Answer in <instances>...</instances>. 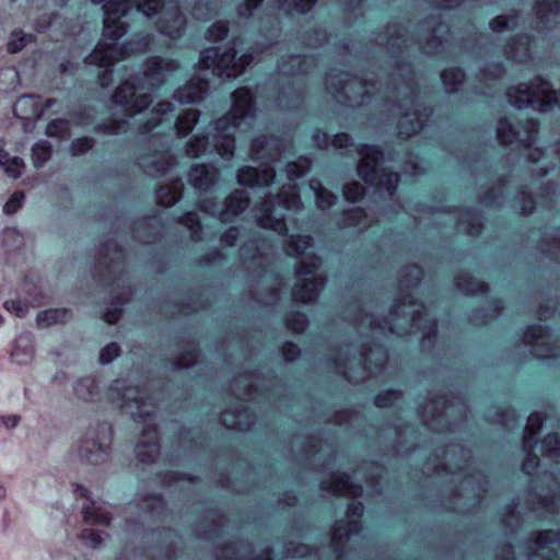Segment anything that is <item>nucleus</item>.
<instances>
[{"label": "nucleus", "mask_w": 560, "mask_h": 560, "mask_svg": "<svg viewBox=\"0 0 560 560\" xmlns=\"http://www.w3.org/2000/svg\"><path fill=\"white\" fill-rule=\"evenodd\" d=\"M357 153L362 160L357 165L358 176L375 189H384L388 196L396 194L399 185V174L388 167L380 166L383 149L372 143H360Z\"/></svg>", "instance_id": "obj_2"}, {"label": "nucleus", "mask_w": 560, "mask_h": 560, "mask_svg": "<svg viewBox=\"0 0 560 560\" xmlns=\"http://www.w3.org/2000/svg\"><path fill=\"white\" fill-rule=\"evenodd\" d=\"M366 211L362 207H349L336 215V223L341 229H355L364 223Z\"/></svg>", "instance_id": "obj_44"}, {"label": "nucleus", "mask_w": 560, "mask_h": 560, "mask_svg": "<svg viewBox=\"0 0 560 560\" xmlns=\"http://www.w3.org/2000/svg\"><path fill=\"white\" fill-rule=\"evenodd\" d=\"M52 155V145L48 141L35 142L32 147V162L34 167H43Z\"/></svg>", "instance_id": "obj_59"}, {"label": "nucleus", "mask_w": 560, "mask_h": 560, "mask_svg": "<svg viewBox=\"0 0 560 560\" xmlns=\"http://www.w3.org/2000/svg\"><path fill=\"white\" fill-rule=\"evenodd\" d=\"M523 342L530 347L532 354L537 359L555 358L560 355V345L552 339L547 328L530 326L523 335Z\"/></svg>", "instance_id": "obj_16"}, {"label": "nucleus", "mask_w": 560, "mask_h": 560, "mask_svg": "<svg viewBox=\"0 0 560 560\" xmlns=\"http://www.w3.org/2000/svg\"><path fill=\"white\" fill-rule=\"evenodd\" d=\"M222 523V517L218 511H209L207 515L198 523L196 536L203 539H213L218 536Z\"/></svg>", "instance_id": "obj_43"}, {"label": "nucleus", "mask_w": 560, "mask_h": 560, "mask_svg": "<svg viewBox=\"0 0 560 560\" xmlns=\"http://www.w3.org/2000/svg\"><path fill=\"white\" fill-rule=\"evenodd\" d=\"M281 280L276 275H265L255 285L253 295L261 305H275L279 300Z\"/></svg>", "instance_id": "obj_32"}, {"label": "nucleus", "mask_w": 560, "mask_h": 560, "mask_svg": "<svg viewBox=\"0 0 560 560\" xmlns=\"http://www.w3.org/2000/svg\"><path fill=\"white\" fill-rule=\"evenodd\" d=\"M289 447L292 457L301 463L310 459L323 450L318 439L301 435L292 438Z\"/></svg>", "instance_id": "obj_36"}, {"label": "nucleus", "mask_w": 560, "mask_h": 560, "mask_svg": "<svg viewBox=\"0 0 560 560\" xmlns=\"http://www.w3.org/2000/svg\"><path fill=\"white\" fill-rule=\"evenodd\" d=\"M107 397L136 421L148 423L154 419L155 406L144 387L115 380L107 389Z\"/></svg>", "instance_id": "obj_4"}, {"label": "nucleus", "mask_w": 560, "mask_h": 560, "mask_svg": "<svg viewBox=\"0 0 560 560\" xmlns=\"http://www.w3.org/2000/svg\"><path fill=\"white\" fill-rule=\"evenodd\" d=\"M200 113L197 109H184L175 120V131L179 138L188 137L198 122Z\"/></svg>", "instance_id": "obj_48"}, {"label": "nucleus", "mask_w": 560, "mask_h": 560, "mask_svg": "<svg viewBox=\"0 0 560 560\" xmlns=\"http://www.w3.org/2000/svg\"><path fill=\"white\" fill-rule=\"evenodd\" d=\"M74 393L83 401H94L101 394L97 380L93 376L80 378L74 385Z\"/></svg>", "instance_id": "obj_49"}, {"label": "nucleus", "mask_w": 560, "mask_h": 560, "mask_svg": "<svg viewBox=\"0 0 560 560\" xmlns=\"http://www.w3.org/2000/svg\"><path fill=\"white\" fill-rule=\"evenodd\" d=\"M455 287L457 290L467 295L486 293L489 288L486 282L479 281L477 278L472 277L466 271H462L456 275Z\"/></svg>", "instance_id": "obj_45"}, {"label": "nucleus", "mask_w": 560, "mask_h": 560, "mask_svg": "<svg viewBox=\"0 0 560 560\" xmlns=\"http://www.w3.org/2000/svg\"><path fill=\"white\" fill-rule=\"evenodd\" d=\"M495 133L499 142L504 145L512 144L518 138L517 130L506 116L497 119Z\"/></svg>", "instance_id": "obj_56"}, {"label": "nucleus", "mask_w": 560, "mask_h": 560, "mask_svg": "<svg viewBox=\"0 0 560 560\" xmlns=\"http://www.w3.org/2000/svg\"><path fill=\"white\" fill-rule=\"evenodd\" d=\"M241 120L234 116L231 112H226L221 115L214 121V130L218 133V137H223V135H234L231 132V129H236L241 125Z\"/></svg>", "instance_id": "obj_61"}, {"label": "nucleus", "mask_w": 560, "mask_h": 560, "mask_svg": "<svg viewBox=\"0 0 560 560\" xmlns=\"http://www.w3.org/2000/svg\"><path fill=\"white\" fill-rule=\"evenodd\" d=\"M124 56L122 48L113 43L100 40L85 57L84 62L98 68H109Z\"/></svg>", "instance_id": "obj_28"}, {"label": "nucleus", "mask_w": 560, "mask_h": 560, "mask_svg": "<svg viewBox=\"0 0 560 560\" xmlns=\"http://www.w3.org/2000/svg\"><path fill=\"white\" fill-rule=\"evenodd\" d=\"M533 36L528 33H517L510 36L505 43V54L515 52L522 58H526L530 54Z\"/></svg>", "instance_id": "obj_47"}, {"label": "nucleus", "mask_w": 560, "mask_h": 560, "mask_svg": "<svg viewBox=\"0 0 560 560\" xmlns=\"http://www.w3.org/2000/svg\"><path fill=\"white\" fill-rule=\"evenodd\" d=\"M300 197L295 192L280 191L267 194L256 206V224L280 235L288 233V224L284 214H276L278 207L290 209L291 205H298Z\"/></svg>", "instance_id": "obj_7"}, {"label": "nucleus", "mask_w": 560, "mask_h": 560, "mask_svg": "<svg viewBox=\"0 0 560 560\" xmlns=\"http://www.w3.org/2000/svg\"><path fill=\"white\" fill-rule=\"evenodd\" d=\"M153 544L158 549V555L154 557L171 560L176 557L182 539L173 529L165 528L153 534Z\"/></svg>", "instance_id": "obj_34"}, {"label": "nucleus", "mask_w": 560, "mask_h": 560, "mask_svg": "<svg viewBox=\"0 0 560 560\" xmlns=\"http://www.w3.org/2000/svg\"><path fill=\"white\" fill-rule=\"evenodd\" d=\"M509 102L518 108L533 107L540 114H547L560 105V91L542 74L529 80V86L518 84L506 92Z\"/></svg>", "instance_id": "obj_3"}, {"label": "nucleus", "mask_w": 560, "mask_h": 560, "mask_svg": "<svg viewBox=\"0 0 560 560\" xmlns=\"http://www.w3.org/2000/svg\"><path fill=\"white\" fill-rule=\"evenodd\" d=\"M69 315L67 308H50L37 315L36 323L39 328H48L55 324L66 323Z\"/></svg>", "instance_id": "obj_55"}, {"label": "nucleus", "mask_w": 560, "mask_h": 560, "mask_svg": "<svg viewBox=\"0 0 560 560\" xmlns=\"http://www.w3.org/2000/svg\"><path fill=\"white\" fill-rule=\"evenodd\" d=\"M183 185L179 180H174L155 188V198L159 206L171 208L182 198Z\"/></svg>", "instance_id": "obj_42"}, {"label": "nucleus", "mask_w": 560, "mask_h": 560, "mask_svg": "<svg viewBox=\"0 0 560 560\" xmlns=\"http://www.w3.org/2000/svg\"><path fill=\"white\" fill-rule=\"evenodd\" d=\"M128 25L119 19H104L103 22V36L109 39L110 43H117L126 35Z\"/></svg>", "instance_id": "obj_54"}, {"label": "nucleus", "mask_w": 560, "mask_h": 560, "mask_svg": "<svg viewBox=\"0 0 560 560\" xmlns=\"http://www.w3.org/2000/svg\"><path fill=\"white\" fill-rule=\"evenodd\" d=\"M249 153L253 161L261 164H267L273 160V154L269 148L268 140L264 136L252 139Z\"/></svg>", "instance_id": "obj_53"}, {"label": "nucleus", "mask_w": 560, "mask_h": 560, "mask_svg": "<svg viewBox=\"0 0 560 560\" xmlns=\"http://www.w3.org/2000/svg\"><path fill=\"white\" fill-rule=\"evenodd\" d=\"M347 317L358 325L360 334L366 335L369 330L386 329L398 336L422 330L421 346L430 349L436 334V323L427 318L424 306L416 301L411 294L399 295L389 310L388 316L382 320L375 318L370 312L368 303H351L347 307Z\"/></svg>", "instance_id": "obj_1"}, {"label": "nucleus", "mask_w": 560, "mask_h": 560, "mask_svg": "<svg viewBox=\"0 0 560 560\" xmlns=\"http://www.w3.org/2000/svg\"><path fill=\"white\" fill-rule=\"evenodd\" d=\"M135 9L147 19H152L164 9L166 0H133Z\"/></svg>", "instance_id": "obj_60"}, {"label": "nucleus", "mask_w": 560, "mask_h": 560, "mask_svg": "<svg viewBox=\"0 0 560 560\" xmlns=\"http://www.w3.org/2000/svg\"><path fill=\"white\" fill-rule=\"evenodd\" d=\"M231 112L241 121L246 118H254L257 113L256 94L249 86H238L230 95Z\"/></svg>", "instance_id": "obj_20"}, {"label": "nucleus", "mask_w": 560, "mask_h": 560, "mask_svg": "<svg viewBox=\"0 0 560 560\" xmlns=\"http://www.w3.org/2000/svg\"><path fill=\"white\" fill-rule=\"evenodd\" d=\"M533 12L537 20L536 30H549L551 18L560 16V0H534Z\"/></svg>", "instance_id": "obj_35"}, {"label": "nucleus", "mask_w": 560, "mask_h": 560, "mask_svg": "<svg viewBox=\"0 0 560 560\" xmlns=\"http://www.w3.org/2000/svg\"><path fill=\"white\" fill-rule=\"evenodd\" d=\"M360 524L357 520L337 521L332 528L331 535V549L335 555V560H346L347 556L343 547L352 534L360 532Z\"/></svg>", "instance_id": "obj_29"}, {"label": "nucleus", "mask_w": 560, "mask_h": 560, "mask_svg": "<svg viewBox=\"0 0 560 560\" xmlns=\"http://www.w3.org/2000/svg\"><path fill=\"white\" fill-rule=\"evenodd\" d=\"M442 413L435 425V431L452 430L453 427L466 418L468 407L460 397L444 398Z\"/></svg>", "instance_id": "obj_25"}, {"label": "nucleus", "mask_w": 560, "mask_h": 560, "mask_svg": "<svg viewBox=\"0 0 560 560\" xmlns=\"http://www.w3.org/2000/svg\"><path fill=\"white\" fill-rule=\"evenodd\" d=\"M0 167L13 179H18L25 171V163L22 158L11 156L7 150L0 147Z\"/></svg>", "instance_id": "obj_50"}, {"label": "nucleus", "mask_w": 560, "mask_h": 560, "mask_svg": "<svg viewBox=\"0 0 560 560\" xmlns=\"http://www.w3.org/2000/svg\"><path fill=\"white\" fill-rule=\"evenodd\" d=\"M83 520L91 525H108L110 515L97 505L95 501H89L82 506Z\"/></svg>", "instance_id": "obj_52"}, {"label": "nucleus", "mask_w": 560, "mask_h": 560, "mask_svg": "<svg viewBox=\"0 0 560 560\" xmlns=\"http://www.w3.org/2000/svg\"><path fill=\"white\" fill-rule=\"evenodd\" d=\"M471 457L470 451L459 444H452L445 448L438 450L433 456L429 457L422 467V474L432 476L440 471L448 472L454 478L463 472Z\"/></svg>", "instance_id": "obj_10"}, {"label": "nucleus", "mask_w": 560, "mask_h": 560, "mask_svg": "<svg viewBox=\"0 0 560 560\" xmlns=\"http://www.w3.org/2000/svg\"><path fill=\"white\" fill-rule=\"evenodd\" d=\"M541 423V416L538 412H534L528 417L527 424L524 430L523 451L526 453V458L523 462L522 470L527 475H530L538 466V457L532 453V441L538 433Z\"/></svg>", "instance_id": "obj_26"}, {"label": "nucleus", "mask_w": 560, "mask_h": 560, "mask_svg": "<svg viewBox=\"0 0 560 560\" xmlns=\"http://www.w3.org/2000/svg\"><path fill=\"white\" fill-rule=\"evenodd\" d=\"M424 109L425 112L415 110L412 113L413 118L408 120L407 124H401V127L405 129L404 131H401V133H405L406 136L419 135L423 130L425 124L429 120V116L432 112L431 109L428 108Z\"/></svg>", "instance_id": "obj_58"}, {"label": "nucleus", "mask_w": 560, "mask_h": 560, "mask_svg": "<svg viewBox=\"0 0 560 560\" xmlns=\"http://www.w3.org/2000/svg\"><path fill=\"white\" fill-rule=\"evenodd\" d=\"M230 33L229 23L226 21H215L211 23L206 32L205 38L211 43H219L224 40Z\"/></svg>", "instance_id": "obj_64"}, {"label": "nucleus", "mask_w": 560, "mask_h": 560, "mask_svg": "<svg viewBox=\"0 0 560 560\" xmlns=\"http://www.w3.org/2000/svg\"><path fill=\"white\" fill-rule=\"evenodd\" d=\"M198 350L194 343H186L178 355L173 359L172 365L176 370L189 369L197 363Z\"/></svg>", "instance_id": "obj_57"}, {"label": "nucleus", "mask_w": 560, "mask_h": 560, "mask_svg": "<svg viewBox=\"0 0 560 560\" xmlns=\"http://www.w3.org/2000/svg\"><path fill=\"white\" fill-rule=\"evenodd\" d=\"M541 455L552 462H560V441L557 434H548L540 445Z\"/></svg>", "instance_id": "obj_63"}, {"label": "nucleus", "mask_w": 560, "mask_h": 560, "mask_svg": "<svg viewBox=\"0 0 560 560\" xmlns=\"http://www.w3.org/2000/svg\"><path fill=\"white\" fill-rule=\"evenodd\" d=\"M387 361L388 353L384 347L380 345L363 347V366L366 369L368 377L381 373Z\"/></svg>", "instance_id": "obj_37"}, {"label": "nucleus", "mask_w": 560, "mask_h": 560, "mask_svg": "<svg viewBox=\"0 0 560 560\" xmlns=\"http://www.w3.org/2000/svg\"><path fill=\"white\" fill-rule=\"evenodd\" d=\"M292 252L289 255L296 256L298 282L293 287L292 298L294 301L307 304L316 301L319 290L325 285V278L316 273V269L320 264L319 257L313 253H307L310 247H290Z\"/></svg>", "instance_id": "obj_5"}, {"label": "nucleus", "mask_w": 560, "mask_h": 560, "mask_svg": "<svg viewBox=\"0 0 560 560\" xmlns=\"http://www.w3.org/2000/svg\"><path fill=\"white\" fill-rule=\"evenodd\" d=\"M255 421V415L240 401L224 409L220 416V422L225 428L237 431H248Z\"/></svg>", "instance_id": "obj_22"}, {"label": "nucleus", "mask_w": 560, "mask_h": 560, "mask_svg": "<svg viewBox=\"0 0 560 560\" xmlns=\"http://www.w3.org/2000/svg\"><path fill=\"white\" fill-rule=\"evenodd\" d=\"M252 551L253 548L248 541L238 540L218 546L214 550V555L219 560H246L252 555Z\"/></svg>", "instance_id": "obj_39"}, {"label": "nucleus", "mask_w": 560, "mask_h": 560, "mask_svg": "<svg viewBox=\"0 0 560 560\" xmlns=\"http://www.w3.org/2000/svg\"><path fill=\"white\" fill-rule=\"evenodd\" d=\"M264 383L265 380H261L256 374L244 373L234 378L231 388L237 398H244L252 396L254 390L264 386Z\"/></svg>", "instance_id": "obj_40"}, {"label": "nucleus", "mask_w": 560, "mask_h": 560, "mask_svg": "<svg viewBox=\"0 0 560 560\" xmlns=\"http://www.w3.org/2000/svg\"><path fill=\"white\" fill-rule=\"evenodd\" d=\"M327 363L350 383L359 384L368 378L363 366V346L342 342L332 347L327 354Z\"/></svg>", "instance_id": "obj_6"}, {"label": "nucleus", "mask_w": 560, "mask_h": 560, "mask_svg": "<svg viewBox=\"0 0 560 560\" xmlns=\"http://www.w3.org/2000/svg\"><path fill=\"white\" fill-rule=\"evenodd\" d=\"M447 212H457V225L469 236H478L483 230L482 213L468 206L453 207Z\"/></svg>", "instance_id": "obj_31"}, {"label": "nucleus", "mask_w": 560, "mask_h": 560, "mask_svg": "<svg viewBox=\"0 0 560 560\" xmlns=\"http://www.w3.org/2000/svg\"><path fill=\"white\" fill-rule=\"evenodd\" d=\"M52 100H47L43 105L38 95H22L18 98L13 106V114L23 120H31L39 118L44 109L54 105Z\"/></svg>", "instance_id": "obj_30"}, {"label": "nucleus", "mask_w": 560, "mask_h": 560, "mask_svg": "<svg viewBox=\"0 0 560 560\" xmlns=\"http://www.w3.org/2000/svg\"><path fill=\"white\" fill-rule=\"evenodd\" d=\"M310 188L314 192L315 205L319 210L326 211L336 205L337 196L329 189L325 188L319 180H311Z\"/></svg>", "instance_id": "obj_51"}, {"label": "nucleus", "mask_w": 560, "mask_h": 560, "mask_svg": "<svg viewBox=\"0 0 560 560\" xmlns=\"http://www.w3.org/2000/svg\"><path fill=\"white\" fill-rule=\"evenodd\" d=\"M218 170L213 163H195L189 166L187 182L198 191H207L218 180Z\"/></svg>", "instance_id": "obj_27"}, {"label": "nucleus", "mask_w": 560, "mask_h": 560, "mask_svg": "<svg viewBox=\"0 0 560 560\" xmlns=\"http://www.w3.org/2000/svg\"><path fill=\"white\" fill-rule=\"evenodd\" d=\"M526 506L538 514L553 513L560 509V485L553 475L545 472L534 480L526 498Z\"/></svg>", "instance_id": "obj_9"}, {"label": "nucleus", "mask_w": 560, "mask_h": 560, "mask_svg": "<svg viewBox=\"0 0 560 560\" xmlns=\"http://www.w3.org/2000/svg\"><path fill=\"white\" fill-rule=\"evenodd\" d=\"M276 177V172L271 166L258 168L250 165H244L236 171V182L240 186L247 188L268 187Z\"/></svg>", "instance_id": "obj_23"}, {"label": "nucleus", "mask_w": 560, "mask_h": 560, "mask_svg": "<svg viewBox=\"0 0 560 560\" xmlns=\"http://www.w3.org/2000/svg\"><path fill=\"white\" fill-rule=\"evenodd\" d=\"M487 486L488 481L480 471L462 476L453 491L456 499L453 509L463 513L474 509L487 491Z\"/></svg>", "instance_id": "obj_13"}, {"label": "nucleus", "mask_w": 560, "mask_h": 560, "mask_svg": "<svg viewBox=\"0 0 560 560\" xmlns=\"http://www.w3.org/2000/svg\"><path fill=\"white\" fill-rule=\"evenodd\" d=\"M466 78V71L460 66L444 68L440 73L441 82L448 94L458 93L462 90Z\"/></svg>", "instance_id": "obj_41"}, {"label": "nucleus", "mask_w": 560, "mask_h": 560, "mask_svg": "<svg viewBox=\"0 0 560 560\" xmlns=\"http://www.w3.org/2000/svg\"><path fill=\"white\" fill-rule=\"evenodd\" d=\"M553 545H560V532L549 529L533 533L526 541L528 560H560Z\"/></svg>", "instance_id": "obj_17"}, {"label": "nucleus", "mask_w": 560, "mask_h": 560, "mask_svg": "<svg viewBox=\"0 0 560 560\" xmlns=\"http://www.w3.org/2000/svg\"><path fill=\"white\" fill-rule=\"evenodd\" d=\"M423 279V270L419 265L410 264L401 267L398 272L399 295H406L408 291L417 288Z\"/></svg>", "instance_id": "obj_38"}, {"label": "nucleus", "mask_w": 560, "mask_h": 560, "mask_svg": "<svg viewBox=\"0 0 560 560\" xmlns=\"http://www.w3.org/2000/svg\"><path fill=\"white\" fill-rule=\"evenodd\" d=\"M161 13L162 15L153 23L159 34L173 40L180 39L187 27V19L180 7L175 1H171Z\"/></svg>", "instance_id": "obj_15"}, {"label": "nucleus", "mask_w": 560, "mask_h": 560, "mask_svg": "<svg viewBox=\"0 0 560 560\" xmlns=\"http://www.w3.org/2000/svg\"><path fill=\"white\" fill-rule=\"evenodd\" d=\"M160 452L158 430L155 424L148 422L144 424L140 440L136 445V456L139 462L150 464L155 460Z\"/></svg>", "instance_id": "obj_24"}, {"label": "nucleus", "mask_w": 560, "mask_h": 560, "mask_svg": "<svg viewBox=\"0 0 560 560\" xmlns=\"http://www.w3.org/2000/svg\"><path fill=\"white\" fill-rule=\"evenodd\" d=\"M177 223L185 228L192 236L200 235L202 230L201 219L196 211H185L177 218Z\"/></svg>", "instance_id": "obj_62"}, {"label": "nucleus", "mask_w": 560, "mask_h": 560, "mask_svg": "<svg viewBox=\"0 0 560 560\" xmlns=\"http://www.w3.org/2000/svg\"><path fill=\"white\" fill-rule=\"evenodd\" d=\"M102 431L106 434L102 441L86 439L80 447V457L88 464L100 465L108 459L112 429L109 425L104 424L102 425Z\"/></svg>", "instance_id": "obj_21"}, {"label": "nucleus", "mask_w": 560, "mask_h": 560, "mask_svg": "<svg viewBox=\"0 0 560 560\" xmlns=\"http://www.w3.org/2000/svg\"><path fill=\"white\" fill-rule=\"evenodd\" d=\"M176 68V61L162 56H151L143 62L140 84L148 90L159 89L165 81V74Z\"/></svg>", "instance_id": "obj_18"}, {"label": "nucleus", "mask_w": 560, "mask_h": 560, "mask_svg": "<svg viewBox=\"0 0 560 560\" xmlns=\"http://www.w3.org/2000/svg\"><path fill=\"white\" fill-rule=\"evenodd\" d=\"M444 405V397L429 399L425 404H423L419 410V416L422 419L423 423L432 428V430H435L438 420L443 411L442 406Z\"/></svg>", "instance_id": "obj_46"}, {"label": "nucleus", "mask_w": 560, "mask_h": 560, "mask_svg": "<svg viewBox=\"0 0 560 560\" xmlns=\"http://www.w3.org/2000/svg\"><path fill=\"white\" fill-rule=\"evenodd\" d=\"M208 89L209 81L201 75L194 74L183 85L174 90L172 97L180 105H198L206 98Z\"/></svg>", "instance_id": "obj_19"}, {"label": "nucleus", "mask_w": 560, "mask_h": 560, "mask_svg": "<svg viewBox=\"0 0 560 560\" xmlns=\"http://www.w3.org/2000/svg\"><path fill=\"white\" fill-rule=\"evenodd\" d=\"M320 489L336 495L358 498L362 494V487L350 482L346 474H332L320 482Z\"/></svg>", "instance_id": "obj_33"}, {"label": "nucleus", "mask_w": 560, "mask_h": 560, "mask_svg": "<svg viewBox=\"0 0 560 560\" xmlns=\"http://www.w3.org/2000/svg\"><path fill=\"white\" fill-rule=\"evenodd\" d=\"M137 90L135 81L126 79L116 86L112 95V102L128 117L141 114L153 103V96L150 93L137 94Z\"/></svg>", "instance_id": "obj_14"}, {"label": "nucleus", "mask_w": 560, "mask_h": 560, "mask_svg": "<svg viewBox=\"0 0 560 560\" xmlns=\"http://www.w3.org/2000/svg\"><path fill=\"white\" fill-rule=\"evenodd\" d=\"M250 205V197L243 189H234L224 197L222 203L215 197H206L197 202L202 213L215 218L223 224L234 223Z\"/></svg>", "instance_id": "obj_8"}, {"label": "nucleus", "mask_w": 560, "mask_h": 560, "mask_svg": "<svg viewBox=\"0 0 560 560\" xmlns=\"http://www.w3.org/2000/svg\"><path fill=\"white\" fill-rule=\"evenodd\" d=\"M197 68L203 71L212 70L218 77H235L244 71L238 67L237 50L229 46L223 51L220 47H208L200 51Z\"/></svg>", "instance_id": "obj_11"}, {"label": "nucleus", "mask_w": 560, "mask_h": 560, "mask_svg": "<svg viewBox=\"0 0 560 560\" xmlns=\"http://www.w3.org/2000/svg\"><path fill=\"white\" fill-rule=\"evenodd\" d=\"M122 258L119 247H100L94 264V279L102 285L119 289L124 283Z\"/></svg>", "instance_id": "obj_12"}]
</instances>
